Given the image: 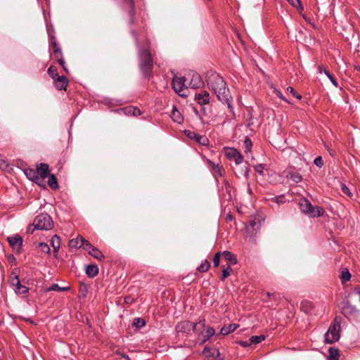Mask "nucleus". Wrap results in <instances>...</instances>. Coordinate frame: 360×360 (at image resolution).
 Listing matches in <instances>:
<instances>
[{"instance_id": "obj_1", "label": "nucleus", "mask_w": 360, "mask_h": 360, "mask_svg": "<svg viewBox=\"0 0 360 360\" xmlns=\"http://www.w3.org/2000/svg\"><path fill=\"white\" fill-rule=\"evenodd\" d=\"M207 86L216 94L217 98L228 107H231V98L229 90L226 86L224 79L217 73H212L207 77Z\"/></svg>"}, {"instance_id": "obj_2", "label": "nucleus", "mask_w": 360, "mask_h": 360, "mask_svg": "<svg viewBox=\"0 0 360 360\" xmlns=\"http://www.w3.org/2000/svg\"><path fill=\"white\" fill-rule=\"evenodd\" d=\"M150 44L146 40L145 45L139 51V67L145 77H153V56L150 50Z\"/></svg>"}, {"instance_id": "obj_3", "label": "nucleus", "mask_w": 360, "mask_h": 360, "mask_svg": "<svg viewBox=\"0 0 360 360\" xmlns=\"http://www.w3.org/2000/svg\"><path fill=\"white\" fill-rule=\"evenodd\" d=\"M205 328V320H200L196 323H193L189 321H184L179 323L176 326V330L178 333H188L191 330H193L198 335H200L204 332Z\"/></svg>"}, {"instance_id": "obj_4", "label": "nucleus", "mask_w": 360, "mask_h": 360, "mask_svg": "<svg viewBox=\"0 0 360 360\" xmlns=\"http://www.w3.org/2000/svg\"><path fill=\"white\" fill-rule=\"evenodd\" d=\"M301 211L311 217H319L323 214L324 210L319 206H312L311 202L306 198H302L299 202Z\"/></svg>"}, {"instance_id": "obj_5", "label": "nucleus", "mask_w": 360, "mask_h": 360, "mask_svg": "<svg viewBox=\"0 0 360 360\" xmlns=\"http://www.w3.org/2000/svg\"><path fill=\"white\" fill-rule=\"evenodd\" d=\"M187 82V78L186 77H177L175 76L172 80V87L174 91L181 97H186L188 96V84H186Z\"/></svg>"}, {"instance_id": "obj_6", "label": "nucleus", "mask_w": 360, "mask_h": 360, "mask_svg": "<svg viewBox=\"0 0 360 360\" xmlns=\"http://www.w3.org/2000/svg\"><path fill=\"white\" fill-rule=\"evenodd\" d=\"M33 225L35 229L49 230L53 227V221L47 214H41L35 217Z\"/></svg>"}, {"instance_id": "obj_7", "label": "nucleus", "mask_w": 360, "mask_h": 360, "mask_svg": "<svg viewBox=\"0 0 360 360\" xmlns=\"http://www.w3.org/2000/svg\"><path fill=\"white\" fill-rule=\"evenodd\" d=\"M50 45L52 47L54 58L57 60L59 65L63 68V70L66 73H68V69L66 67L65 60L63 58L62 50L53 37L51 39Z\"/></svg>"}, {"instance_id": "obj_8", "label": "nucleus", "mask_w": 360, "mask_h": 360, "mask_svg": "<svg viewBox=\"0 0 360 360\" xmlns=\"http://www.w3.org/2000/svg\"><path fill=\"white\" fill-rule=\"evenodd\" d=\"M340 325L339 323L335 322L332 324L325 334L326 342L332 344L338 341L340 338Z\"/></svg>"}, {"instance_id": "obj_9", "label": "nucleus", "mask_w": 360, "mask_h": 360, "mask_svg": "<svg viewBox=\"0 0 360 360\" xmlns=\"http://www.w3.org/2000/svg\"><path fill=\"white\" fill-rule=\"evenodd\" d=\"M187 78L188 86L192 89L200 88L203 84V82L199 74L195 72H189L186 76Z\"/></svg>"}, {"instance_id": "obj_10", "label": "nucleus", "mask_w": 360, "mask_h": 360, "mask_svg": "<svg viewBox=\"0 0 360 360\" xmlns=\"http://www.w3.org/2000/svg\"><path fill=\"white\" fill-rule=\"evenodd\" d=\"M225 155L228 159L233 160L237 165L240 164L243 161L242 155L235 148H229L225 149Z\"/></svg>"}, {"instance_id": "obj_11", "label": "nucleus", "mask_w": 360, "mask_h": 360, "mask_svg": "<svg viewBox=\"0 0 360 360\" xmlns=\"http://www.w3.org/2000/svg\"><path fill=\"white\" fill-rule=\"evenodd\" d=\"M7 240L13 250L17 252L20 250L22 244V238L21 236L19 235L10 236L7 238Z\"/></svg>"}, {"instance_id": "obj_12", "label": "nucleus", "mask_w": 360, "mask_h": 360, "mask_svg": "<svg viewBox=\"0 0 360 360\" xmlns=\"http://www.w3.org/2000/svg\"><path fill=\"white\" fill-rule=\"evenodd\" d=\"M195 99L200 105H205L209 103L210 96L208 92L202 91L201 93L196 94Z\"/></svg>"}, {"instance_id": "obj_13", "label": "nucleus", "mask_w": 360, "mask_h": 360, "mask_svg": "<svg viewBox=\"0 0 360 360\" xmlns=\"http://www.w3.org/2000/svg\"><path fill=\"white\" fill-rule=\"evenodd\" d=\"M68 85V80L65 76L61 75L60 78H58V81L54 83L55 87L59 90H66Z\"/></svg>"}, {"instance_id": "obj_14", "label": "nucleus", "mask_w": 360, "mask_h": 360, "mask_svg": "<svg viewBox=\"0 0 360 360\" xmlns=\"http://www.w3.org/2000/svg\"><path fill=\"white\" fill-rule=\"evenodd\" d=\"M125 6L129 9L130 15L129 21L131 24L134 23V5L133 0H123Z\"/></svg>"}, {"instance_id": "obj_15", "label": "nucleus", "mask_w": 360, "mask_h": 360, "mask_svg": "<svg viewBox=\"0 0 360 360\" xmlns=\"http://www.w3.org/2000/svg\"><path fill=\"white\" fill-rule=\"evenodd\" d=\"M49 172V165L45 163H41L37 167V173L42 178L44 179L48 176Z\"/></svg>"}, {"instance_id": "obj_16", "label": "nucleus", "mask_w": 360, "mask_h": 360, "mask_svg": "<svg viewBox=\"0 0 360 360\" xmlns=\"http://www.w3.org/2000/svg\"><path fill=\"white\" fill-rule=\"evenodd\" d=\"M205 334H203V333H201V335H202V338L200 342L201 344H204L205 342H207L209 340L210 338H211L212 336H213L215 334V330L212 327H210V326H208L207 328L205 327ZM198 335L200 336V334Z\"/></svg>"}, {"instance_id": "obj_17", "label": "nucleus", "mask_w": 360, "mask_h": 360, "mask_svg": "<svg viewBox=\"0 0 360 360\" xmlns=\"http://www.w3.org/2000/svg\"><path fill=\"white\" fill-rule=\"evenodd\" d=\"M238 327L236 323L224 325L220 330V334L222 335H227L231 332H233Z\"/></svg>"}, {"instance_id": "obj_18", "label": "nucleus", "mask_w": 360, "mask_h": 360, "mask_svg": "<svg viewBox=\"0 0 360 360\" xmlns=\"http://www.w3.org/2000/svg\"><path fill=\"white\" fill-rule=\"evenodd\" d=\"M203 354L206 357L218 359L219 357L220 353L218 350L215 349H212L207 347H205L203 350Z\"/></svg>"}, {"instance_id": "obj_19", "label": "nucleus", "mask_w": 360, "mask_h": 360, "mask_svg": "<svg viewBox=\"0 0 360 360\" xmlns=\"http://www.w3.org/2000/svg\"><path fill=\"white\" fill-rule=\"evenodd\" d=\"M126 115H133L137 117L141 114V110L135 107L129 106L122 110Z\"/></svg>"}, {"instance_id": "obj_20", "label": "nucleus", "mask_w": 360, "mask_h": 360, "mask_svg": "<svg viewBox=\"0 0 360 360\" xmlns=\"http://www.w3.org/2000/svg\"><path fill=\"white\" fill-rule=\"evenodd\" d=\"M187 136L192 139H195L198 143L202 145H206L207 142V139L205 137L201 136L194 132L188 131Z\"/></svg>"}, {"instance_id": "obj_21", "label": "nucleus", "mask_w": 360, "mask_h": 360, "mask_svg": "<svg viewBox=\"0 0 360 360\" xmlns=\"http://www.w3.org/2000/svg\"><path fill=\"white\" fill-rule=\"evenodd\" d=\"M86 273L89 277L94 278L98 274V267L96 264L86 266Z\"/></svg>"}, {"instance_id": "obj_22", "label": "nucleus", "mask_w": 360, "mask_h": 360, "mask_svg": "<svg viewBox=\"0 0 360 360\" xmlns=\"http://www.w3.org/2000/svg\"><path fill=\"white\" fill-rule=\"evenodd\" d=\"M82 245H84L83 237H77V238H73L69 242V246L70 248H79L82 247Z\"/></svg>"}, {"instance_id": "obj_23", "label": "nucleus", "mask_w": 360, "mask_h": 360, "mask_svg": "<svg viewBox=\"0 0 360 360\" xmlns=\"http://www.w3.org/2000/svg\"><path fill=\"white\" fill-rule=\"evenodd\" d=\"M221 255H223V257H224V259L226 260H227L228 262H229L230 263V265L231 264H236L237 263V259L236 257H235V255L229 252V251H224Z\"/></svg>"}, {"instance_id": "obj_24", "label": "nucleus", "mask_w": 360, "mask_h": 360, "mask_svg": "<svg viewBox=\"0 0 360 360\" xmlns=\"http://www.w3.org/2000/svg\"><path fill=\"white\" fill-rule=\"evenodd\" d=\"M314 308L312 302L305 300L301 302L300 309L302 311L306 314H309L311 311Z\"/></svg>"}, {"instance_id": "obj_25", "label": "nucleus", "mask_w": 360, "mask_h": 360, "mask_svg": "<svg viewBox=\"0 0 360 360\" xmlns=\"http://www.w3.org/2000/svg\"><path fill=\"white\" fill-rule=\"evenodd\" d=\"M328 360H339V351L335 347H330L328 349Z\"/></svg>"}, {"instance_id": "obj_26", "label": "nucleus", "mask_w": 360, "mask_h": 360, "mask_svg": "<svg viewBox=\"0 0 360 360\" xmlns=\"http://www.w3.org/2000/svg\"><path fill=\"white\" fill-rule=\"evenodd\" d=\"M51 245L53 248V252L55 254H56L60 248V238L55 235L51 238Z\"/></svg>"}, {"instance_id": "obj_27", "label": "nucleus", "mask_w": 360, "mask_h": 360, "mask_svg": "<svg viewBox=\"0 0 360 360\" xmlns=\"http://www.w3.org/2000/svg\"><path fill=\"white\" fill-rule=\"evenodd\" d=\"M89 254L99 261H101L104 259V255L103 253L96 248H92L91 250H89Z\"/></svg>"}, {"instance_id": "obj_28", "label": "nucleus", "mask_w": 360, "mask_h": 360, "mask_svg": "<svg viewBox=\"0 0 360 360\" xmlns=\"http://www.w3.org/2000/svg\"><path fill=\"white\" fill-rule=\"evenodd\" d=\"M171 117L174 122L177 123H181L183 122V117L181 116L180 112L177 110L174 107L172 112Z\"/></svg>"}, {"instance_id": "obj_29", "label": "nucleus", "mask_w": 360, "mask_h": 360, "mask_svg": "<svg viewBox=\"0 0 360 360\" xmlns=\"http://www.w3.org/2000/svg\"><path fill=\"white\" fill-rule=\"evenodd\" d=\"M288 179H292L295 183H299L302 181V178L300 174L295 172H290L286 175Z\"/></svg>"}, {"instance_id": "obj_30", "label": "nucleus", "mask_w": 360, "mask_h": 360, "mask_svg": "<svg viewBox=\"0 0 360 360\" xmlns=\"http://www.w3.org/2000/svg\"><path fill=\"white\" fill-rule=\"evenodd\" d=\"M262 224V219L259 218H255L254 219L251 220L250 222V226L252 229L257 232L260 229Z\"/></svg>"}, {"instance_id": "obj_31", "label": "nucleus", "mask_w": 360, "mask_h": 360, "mask_svg": "<svg viewBox=\"0 0 360 360\" xmlns=\"http://www.w3.org/2000/svg\"><path fill=\"white\" fill-rule=\"evenodd\" d=\"M231 270H232V269H231L230 264H228L226 266H223L221 280L224 281L230 275Z\"/></svg>"}, {"instance_id": "obj_32", "label": "nucleus", "mask_w": 360, "mask_h": 360, "mask_svg": "<svg viewBox=\"0 0 360 360\" xmlns=\"http://www.w3.org/2000/svg\"><path fill=\"white\" fill-rule=\"evenodd\" d=\"M48 184H49V187H51L53 189H56L58 188L57 179H56V176L53 174L49 177Z\"/></svg>"}, {"instance_id": "obj_33", "label": "nucleus", "mask_w": 360, "mask_h": 360, "mask_svg": "<svg viewBox=\"0 0 360 360\" xmlns=\"http://www.w3.org/2000/svg\"><path fill=\"white\" fill-rule=\"evenodd\" d=\"M25 174L30 179L35 180L36 179H38L37 176V171L33 169H25Z\"/></svg>"}, {"instance_id": "obj_34", "label": "nucleus", "mask_w": 360, "mask_h": 360, "mask_svg": "<svg viewBox=\"0 0 360 360\" xmlns=\"http://www.w3.org/2000/svg\"><path fill=\"white\" fill-rule=\"evenodd\" d=\"M252 143L251 140L249 138L245 137L244 143H243V148H244L245 153H247L250 152L251 149H252Z\"/></svg>"}, {"instance_id": "obj_35", "label": "nucleus", "mask_w": 360, "mask_h": 360, "mask_svg": "<svg viewBox=\"0 0 360 360\" xmlns=\"http://www.w3.org/2000/svg\"><path fill=\"white\" fill-rule=\"evenodd\" d=\"M351 278L350 273L349 272V270L347 269H344L341 272V281L342 283L347 282L349 281Z\"/></svg>"}, {"instance_id": "obj_36", "label": "nucleus", "mask_w": 360, "mask_h": 360, "mask_svg": "<svg viewBox=\"0 0 360 360\" xmlns=\"http://www.w3.org/2000/svg\"><path fill=\"white\" fill-rule=\"evenodd\" d=\"M210 267V264L207 260L203 261L201 264L198 266V270L200 272H206Z\"/></svg>"}, {"instance_id": "obj_37", "label": "nucleus", "mask_w": 360, "mask_h": 360, "mask_svg": "<svg viewBox=\"0 0 360 360\" xmlns=\"http://www.w3.org/2000/svg\"><path fill=\"white\" fill-rule=\"evenodd\" d=\"M14 290L18 294H25L28 292V288L20 283V285H18L14 288Z\"/></svg>"}, {"instance_id": "obj_38", "label": "nucleus", "mask_w": 360, "mask_h": 360, "mask_svg": "<svg viewBox=\"0 0 360 360\" xmlns=\"http://www.w3.org/2000/svg\"><path fill=\"white\" fill-rule=\"evenodd\" d=\"M70 290V287H60L58 284H53L49 288H48V291L56 290V291H68Z\"/></svg>"}, {"instance_id": "obj_39", "label": "nucleus", "mask_w": 360, "mask_h": 360, "mask_svg": "<svg viewBox=\"0 0 360 360\" xmlns=\"http://www.w3.org/2000/svg\"><path fill=\"white\" fill-rule=\"evenodd\" d=\"M265 338V336L264 335H255V336H252L249 341L250 342L251 344H257V343H259L260 342H262V340H264Z\"/></svg>"}, {"instance_id": "obj_40", "label": "nucleus", "mask_w": 360, "mask_h": 360, "mask_svg": "<svg viewBox=\"0 0 360 360\" xmlns=\"http://www.w3.org/2000/svg\"><path fill=\"white\" fill-rule=\"evenodd\" d=\"M145 324H146V321L143 319H141V318H136L134 320L133 323H132V325L134 326H136L137 328H141V327L144 326Z\"/></svg>"}, {"instance_id": "obj_41", "label": "nucleus", "mask_w": 360, "mask_h": 360, "mask_svg": "<svg viewBox=\"0 0 360 360\" xmlns=\"http://www.w3.org/2000/svg\"><path fill=\"white\" fill-rule=\"evenodd\" d=\"M221 255H222L220 252H218L214 255L213 258V264L214 267H217L219 265Z\"/></svg>"}, {"instance_id": "obj_42", "label": "nucleus", "mask_w": 360, "mask_h": 360, "mask_svg": "<svg viewBox=\"0 0 360 360\" xmlns=\"http://www.w3.org/2000/svg\"><path fill=\"white\" fill-rule=\"evenodd\" d=\"M39 246L41 252H46V253L50 252V248L46 243H39Z\"/></svg>"}, {"instance_id": "obj_43", "label": "nucleus", "mask_w": 360, "mask_h": 360, "mask_svg": "<svg viewBox=\"0 0 360 360\" xmlns=\"http://www.w3.org/2000/svg\"><path fill=\"white\" fill-rule=\"evenodd\" d=\"M10 283L11 285L15 288L18 285H20V282L18 277L17 276H15L10 278Z\"/></svg>"}, {"instance_id": "obj_44", "label": "nucleus", "mask_w": 360, "mask_h": 360, "mask_svg": "<svg viewBox=\"0 0 360 360\" xmlns=\"http://www.w3.org/2000/svg\"><path fill=\"white\" fill-rule=\"evenodd\" d=\"M341 191H342V193L349 197H351L352 195V193L350 192L349 188L345 185V184H342L341 186Z\"/></svg>"}, {"instance_id": "obj_45", "label": "nucleus", "mask_w": 360, "mask_h": 360, "mask_svg": "<svg viewBox=\"0 0 360 360\" xmlns=\"http://www.w3.org/2000/svg\"><path fill=\"white\" fill-rule=\"evenodd\" d=\"M287 91L291 93L295 98H297V99H301L302 98V96L300 94H297L292 87L291 86H288L287 88Z\"/></svg>"}, {"instance_id": "obj_46", "label": "nucleus", "mask_w": 360, "mask_h": 360, "mask_svg": "<svg viewBox=\"0 0 360 360\" xmlns=\"http://www.w3.org/2000/svg\"><path fill=\"white\" fill-rule=\"evenodd\" d=\"M58 73V71H57V68L56 67L53 66V65H51L49 69H48V74L51 77L55 74H57Z\"/></svg>"}, {"instance_id": "obj_47", "label": "nucleus", "mask_w": 360, "mask_h": 360, "mask_svg": "<svg viewBox=\"0 0 360 360\" xmlns=\"http://www.w3.org/2000/svg\"><path fill=\"white\" fill-rule=\"evenodd\" d=\"M314 165H316L319 167H321L323 165L322 158L321 156H319L315 158L314 161Z\"/></svg>"}, {"instance_id": "obj_48", "label": "nucleus", "mask_w": 360, "mask_h": 360, "mask_svg": "<svg viewBox=\"0 0 360 360\" xmlns=\"http://www.w3.org/2000/svg\"><path fill=\"white\" fill-rule=\"evenodd\" d=\"M82 247H84V248L86 250H87L88 252H89V250H92V248H94L91 245V243L88 240H85L84 238V245H82Z\"/></svg>"}, {"instance_id": "obj_49", "label": "nucleus", "mask_w": 360, "mask_h": 360, "mask_svg": "<svg viewBox=\"0 0 360 360\" xmlns=\"http://www.w3.org/2000/svg\"><path fill=\"white\" fill-rule=\"evenodd\" d=\"M82 247H84V248L86 250H87L88 252H89V250H92V248H94L91 245V243L88 240H85L84 238V245H82Z\"/></svg>"}, {"instance_id": "obj_50", "label": "nucleus", "mask_w": 360, "mask_h": 360, "mask_svg": "<svg viewBox=\"0 0 360 360\" xmlns=\"http://www.w3.org/2000/svg\"><path fill=\"white\" fill-rule=\"evenodd\" d=\"M115 353L120 356V360H130L129 356L122 353L120 350H117Z\"/></svg>"}, {"instance_id": "obj_51", "label": "nucleus", "mask_w": 360, "mask_h": 360, "mask_svg": "<svg viewBox=\"0 0 360 360\" xmlns=\"http://www.w3.org/2000/svg\"><path fill=\"white\" fill-rule=\"evenodd\" d=\"M255 169L257 173L263 174L264 167L262 165H255Z\"/></svg>"}, {"instance_id": "obj_52", "label": "nucleus", "mask_w": 360, "mask_h": 360, "mask_svg": "<svg viewBox=\"0 0 360 360\" xmlns=\"http://www.w3.org/2000/svg\"><path fill=\"white\" fill-rule=\"evenodd\" d=\"M292 6L294 7L301 6L300 0H288Z\"/></svg>"}, {"instance_id": "obj_53", "label": "nucleus", "mask_w": 360, "mask_h": 360, "mask_svg": "<svg viewBox=\"0 0 360 360\" xmlns=\"http://www.w3.org/2000/svg\"><path fill=\"white\" fill-rule=\"evenodd\" d=\"M318 70L319 73L323 72L325 75H326V73L329 72L323 65H319L318 67Z\"/></svg>"}, {"instance_id": "obj_54", "label": "nucleus", "mask_w": 360, "mask_h": 360, "mask_svg": "<svg viewBox=\"0 0 360 360\" xmlns=\"http://www.w3.org/2000/svg\"><path fill=\"white\" fill-rule=\"evenodd\" d=\"M238 343L240 345H241L244 347H246L251 345L250 341H240V342H238Z\"/></svg>"}, {"instance_id": "obj_55", "label": "nucleus", "mask_w": 360, "mask_h": 360, "mask_svg": "<svg viewBox=\"0 0 360 360\" xmlns=\"http://www.w3.org/2000/svg\"><path fill=\"white\" fill-rule=\"evenodd\" d=\"M134 300V298H132L131 296H128L124 298V302L128 304L132 303Z\"/></svg>"}, {"instance_id": "obj_56", "label": "nucleus", "mask_w": 360, "mask_h": 360, "mask_svg": "<svg viewBox=\"0 0 360 360\" xmlns=\"http://www.w3.org/2000/svg\"><path fill=\"white\" fill-rule=\"evenodd\" d=\"M51 77L53 79V84L56 82V81H58V78H60V76L58 75V73L57 74H55L52 76H51Z\"/></svg>"}, {"instance_id": "obj_57", "label": "nucleus", "mask_w": 360, "mask_h": 360, "mask_svg": "<svg viewBox=\"0 0 360 360\" xmlns=\"http://www.w3.org/2000/svg\"><path fill=\"white\" fill-rule=\"evenodd\" d=\"M276 94L277 96H278L279 98H281L283 100L286 101L285 98L283 96L282 94L280 91H276Z\"/></svg>"}, {"instance_id": "obj_58", "label": "nucleus", "mask_w": 360, "mask_h": 360, "mask_svg": "<svg viewBox=\"0 0 360 360\" xmlns=\"http://www.w3.org/2000/svg\"><path fill=\"white\" fill-rule=\"evenodd\" d=\"M332 82V84L335 86H338V82L336 81V79L333 77H332V79H330Z\"/></svg>"}, {"instance_id": "obj_59", "label": "nucleus", "mask_w": 360, "mask_h": 360, "mask_svg": "<svg viewBox=\"0 0 360 360\" xmlns=\"http://www.w3.org/2000/svg\"><path fill=\"white\" fill-rule=\"evenodd\" d=\"M4 165L7 166L6 162L4 160H0V167H3Z\"/></svg>"}, {"instance_id": "obj_60", "label": "nucleus", "mask_w": 360, "mask_h": 360, "mask_svg": "<svg viewBox=\"0 0 360 360\" xmlns=\"http://www.w3.org/2000/svg\"><path fill=\"white\" fill-rule=\"evenodd\" d=\"M326 75L329 78V79H332V77H333V76L330 72L326 73Z\"/></svg>"}, {"instance_id": "obj_61", "label": "nucleus", "mask_w": 360, "mask_h": 360, "mask_svg": "<svg viewBox=\"0 0 360 360\" xmlns=\"http://www.w3.org/2000/svg\"><path fill=\"white\" fill-rule=\"evenodd\" d=\"M266 295H267L268 297H270V296L271 295V294L270 292H266Z\"/></svg>"}, {"instance_id": "obj_62", "label": "nucleus", "mask_w": 360, "mask_h": 360, "mask_svg": "<svg viewBox=\"0 0 360 360\" xmlns=\"http://www.w3.org/2000/svg\"><path fill=\"white\" fill-rule=\"evenodd\" d=\"M359 70H360V68H359Z\"/></svg>"}]
</instances>
